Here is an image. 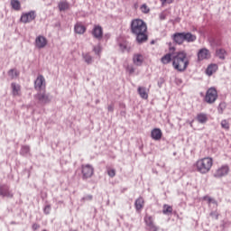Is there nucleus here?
<instances>
[{"label": "nucleus", "instance_id": "412c9836", "mask_svg": "<svg viewBox=\"0 0 231 231\" xmlns=\"http://www.w3.org/2000/svg\"><path fill=\"white\" fill-rule=\"evenodd\" d=\"M137 91H138L141 98H143L144 100H147L149 98V94H147L145 88L139 87Z\"/></svg>", "mask_w": 231, "mask_h": 231}, {"label": "nucleus", "instance_id": "aec40b11", "mask_svg": "<svg viewBox=\"0 0 231 231\" xmlns=\"http://www.w3.org/2000/svg\"><path fill=\"white\" fill-rule=\"evenodd\" d=\"M58 8L60 12H65V10H69V3H68V1L66 0L60 1L58 5Z\"/></svg>", "mask_w": 231, "mask_h": 231}, {"label": "nucleus", "instance_id": "f03ea898", "mask_svg": "<svg viewBox=\"0 0 231 231\" xmlns=\"http://www.w3.org/2000/svg\"><path fill=\"white\" fill-rule=\"evenodd\" d=\"M189 64H190V61L189 58H187V52L185 51H177L173 54L172 66L174 69L180 71V73L186 71L187 68H189Z\"/></svg>", "mask_w": 231, "mask_h": 231}, {"label": "nucleus", "instance_id": "ea45409f", "mask_svg": "<svg viewBox=\"0 0 231 231\" xmlns=\"http://www.w3.org/2000/svg\"><path fill=\"white\" fill-rule=\"evenodd\" d=\"M148 230L149 231H158L159 227L156 226V225L152 224V226H148Z\"/></svg>", "mask_w": 231, "mask_h": 231}, {"label": "nucleus", "instance_id": "f704fd0d", "mask_svg": "<svg viewBox=\"0 0 231 231\" xmlns=\"http://www.w3.org/2000/svg\"><path fill=\"white\" fill-rule=\"evenodd\" d=\"M141 12H143V14H149V12H151V9H149L146 4H143V5H141Z\"/></svg>", "mask_w": 231, "mask_h": 231}, {"label": "nucleus", "instance_id": "c756f323", "mask_svg": "<svg viewBox=\"0 0 231 231\" xmlns=\"http://www.w3.org/2000/svg\"><path fill=\"white\" fill-rule=\"evenodd\" d=\"M28 153H30V147L28 145H23L20 151V154L22 156H26Z\"/></svg>", "mask_w": 231, "mask_h": 231}, {"label": "nucleus", "instance_id": "bb28decb", "mask_svg": "<svg viewBox=\"0 0 231 231\" xmlns=\"http://www.w3.org/2000/svg\"><path fill=\"white\" fill-rule=\"evenodd\" d=\"M197 120L199 124H207V120H208V118L207 117V115H205V114H199L197 116Z\"/></svg>", "mask_w": 231, "mask_h": 231}, {"label": "nucleus", "instance_id": "39448f33", "mask_svg": "<svg viewBox=\"0 0 231 231\" xmlns=\"http://www.w3.org/2000/svg\"><path fill=\"white\" fill-rule=\"evenodd\" d=\"M204 100L207 104H214L217 100V90L216 88H210L207 90Z\"/></svg>", "mask_w": 231, "mask_h": 231}, {"label": "nucleus", "instance_id": "2f4dec72", "mask_svg": "<svg viewBox=\"0 0 231 231\" xmlns=\"http://www.w3.org/2000/svg\"><path fill=\"white\" fill-rule=\"evenodd\" d=\"M221 127L223 129H226V131H228V129H230V124L228 123V121H226V119H224L221 121Z\"/></svg>", "mask_w": 231, "mask_h": 231}, {"label": "nucleus", "instance_id": "8fccbe9b", "mask_svg": "<svg viewBox=\"0 0 231 231\" xmlns=\"http://www.w3.org/2000/svg\"><path fill=\"white\" fill-rule=\"evenodd\" d=\"M212 66L213 65H209L208 67V69H207V72H208V75H212Z\"/></svg>", "mask_w": 231, "mask_h": 231}, {"label": "nucleus", "instance_id": "2eb2a0df", "mask_svg": "<svg viewBox=\"0 0 231 231\" xmlns=\"http://www.w3.org/2000/svg\"><path fill=\"white\" fill-rule=\"evenodd\" d=\"M162 134H163L162 133V130L160 128H154L151 132V137L152 138V140L155 141L162 140Z\"/></svg>", "mask_w": 231, "mask_h": 231}, {"label": "nucleus", "instance_id": "7c9ffc66", "mask_svg": "<svg viewBox=\"0 0 231 231\" xmlns=\"http://www.w3.org/2000/svg\"><path fill=\"white\" fill-rule=\"evenodd\" d=\"M218 113L220 115H223V111H225V109H226V103L225 102H221L219 105H218Z\"/></svg>", "mask_w": 231, "mask_h": 231}, {"label": "nucleus", "instance_id": "6e6552de", "mask_svg": "<svg viewBox=\"0 0 231 231\" xmlns=\"http://www.w3.org/2000/svg\"><path fill=\"white\" fill-rule=\"evenodd\" d=\"M36 15L35 11H30L28 13H24L22 14L20 21L21 23H23L24 24L28 23H32V21H34Z\"/></svg>", "mask_w": 231, "mask_h": 231}, {"label": "nucleus", "instance_id": "79ce46f5", "mask_svg": "<svg viewBox=\"0 0 231 231\" xmlns=\"http://www.w3.org/2000/svg\"><path fill=\"white\" fill-rule=\"evenodd\" d=\"M126 70L128 71V73H129L130 75H133V73H134V67H133V66H128V67L126 68Z\"/></svg>", "mask_w": 231, "mask_h": 231}, {"label": "nucleus", "instance_id": "f8f14e48", "mask_svg": "<svg viewBox=\"0 0 231 231\" xmlns=\"http://www.w3.org/2000/svg\"><path fill=\"white\" fill-rule=\"evenodd\" d=\"M46 44H48V40L44 36H38L35 40V45L36 48L39 50H42V48H45Z\"/></svg>", "mask_w": 231, "mask_h": 231}, {"label": "nucleus", "instance_id": "1a4fd4ad", "mask_svg": "<svg viewBox=\"0 0 231 231\" xmlns=\"http://www.w3.org/2000/svg\"><path fill=\"white\" fill-rule=\"evenodd\" d=\"M91 34L93 35L94 39L102 41V38L104 37V29L100 25H94Z\"/></svg>", "mask_w": 231, "mask_h": 231}, {"label": "nucleus", "instance_id": "4d7b16f0", "mask_svg": "<svg viewBox=\"0 0 231 231\" xmlns=\"http://www.w3.org/2000/svg\"><path fill=\"white\" fill-rule=\"evenodd\" d=\"M12 225H15V222H12Z\"/></svg>", "mask_w": 231, "mask_h": 231}, {"label": "nucleus", "instance_id": "58836bf2", "mask_svg": "<svg viewBox=\"0 0 231 231\" xmlns=\"http://www.w3.org/2000/svg\"><path fill=\"white\" fill-rule=\"evenodd\" d=\"M43 212L44 214H46V216H48V214L51 212V205L45 206V208H43Z\"/></svg>", "mask_w": 231, "mask_h": 231}, {"label": "nucleus", "instance_id": "603ef678", "mask_svg": "<svg viewBox=\"0 0 231 231\" xmlns=\"http://www.w3.org/2000/svg\"><path fill=\"white\" fill-rule=\"evenodd\" d=\"M120 115H121V116H125L126 112L125 111H121Z\"/></svg>", "mask_w": 231, "mask_h": 231}, {"label": "nucleus", "instance_id": "c85d7f7f", "mask_svg": "<svg viewBox=\"0 0 231 231\" xmlns=\"http://www.w3.org/2000/svg\"><path fill=\"white\" fill-rule=\"evenodd\" d=\"M144 223L147 226H150L152 225H154V220L152 219V217L149 215H146L144 217Z\"/></svg>", "mask_w": 231, "mask_h": 231}, {"label": "nucleus", "instance_id": "5fc2aeb1", "mask_svg": "<svg viewBox=\"0 0 231 231\" xmlns=\"http://www.w3.org/2000/svg\"><path fill=\"white\" fill-rule=\"evenodd\" d=\"M213 44H217V43H216V41H215V40H213Z\"/></svg>", "mask_w": 231, "mask_h": 231}, {"label": "nucleus", "instance_id": "3c124183", "mask_svg": "<svg viewBox=\"0 0 231 231\" xmlns=\"http://www.w3.org/2000/svg\"><path fill=\"white\" fill-rule=\"evenodd\" d=\"M170 51H176V48L172 47V44L170 43V47H169Z\"/></svg>", "mask_w": 231, "mask_h": 231}, {"label": "nucleus", "instance_id": "c9c22d12", "mask_svg": "<svg viewBox=\"0 0 231 231\" xmlns=\"http://www.w3.org/2000/svg\"><path fill=\"white\" fill-rule=\"evenodd\" d=\"M209 216L213 217V219H219V212H217V210L211 211Z\"/></svg>", "mask_w": 231, "mask_h": 231}, {"label": "nucleus", "instance_id": "a878e982", "mask_svg": "<svg viewBox=\"0 0 231 231\" xmlns=\"http://www.w3.org/2000/svg\"><path fill=\"white\" fill-rule=\"evenodd\" d=\"M82 57L86 64H93V56H90L89 53H82Z\"/></svg>", "mask_w": 231, "mask_h": 231}, {"label": "nucleus", "instance_id": "864d4df0", "mask_svg": "<svg viewBox=\"0 0 231 231\" xmlns=\"http://www.w3.org/2000/svg\"><path fill=\"white\" fill-rule=\"evenodd\" d=\"M100 102V100L99 99H97V101H96V104H98Z\"/></svg>", "mask_w": 231, "mask_h": 231}, {"label": "nucleus", "instance_id": "f257e3e1", "mask_svg": "<svg viewBox=\"0 0 231 231\" xmlns=\"http://www.w3.org/2000/svg\"><path fill=\"white\" fill-rule=\"evenodd\" d=\"M131 33L135 35L137 44H143L149 41L147 35V23L142 19H134L130 24Z\"/></svg>", "mask_w": 231, "mask_h": 231}, {"label": "nucleus", "instance_id": "4c0bfd02", "mask_svg": "<svg viewBox=\"0 0 231 231\" xmlns=\"http://www.w3.org/2000/svg\"><path fill=\"white\" fill-rule=\"evenodd\" d=\"M93 199V195H88L81 199V203H86V201H91Z\"/></svg>", "mask_w": 231, "mask_h": 231}, {"label": "nucleus", "instance_id": "a18cd8bd", "mask_svg": "<svg viewBox=\"0 0 231 231\" xmlns=\"http://www.w3.org/2000/svg\"><path fill=\"white\" fill-rule=\"evenodd\" d=\"M204 199H208V203H215L216 207H217V202H216V200H213L211 198L205 197Z\"/></svg>", "mask_w": 231, "mask_h": 231}, {"label": "nucleus", "instance_id": "e433bc0d", "mask_svg": "<svg viewBox=\"0 0 231 231\" xmlns=\"http://www.w3.org/2000/svg\"><path fill=\"white\" fill-rule=\"evenodd\" d=\"M93 51L96 55L100 56V53H102V48H100V46H94Z\"/></svg>", "mask_w": 231, "mask_h": 231}, {"label": "nucleus", "instance_id": "4468645a", "mask_svg": "<svg viewBox=\"0 0 231 231\" xmlns=\"http://www.w3.org/2000/svg\"><path fill=\"white\" fill-rule=\"evenodd\" d=\"M196 35L192 34V32H182V41L183 42H194L196 41Z\"/></svg>", "mask_w": 231, "mask_h": 231}, {"label": "nucleus", "instance_id": "37998d69", "mask_svg": "<svg viewBox=\"0 0 231 231\" xmlns=\"http://www.w3.org/2000/svg\"><path fill=\"white\" fill-rule=\"evenodd\" d=\"M163 84H165V79L163 78H160L159 81H158V87L162 88V86H163Z\"/></svg>", "mask_w": 231, "mask_h": 231}, {"label": "nucleus", "instance_id": "9d476101", "mask_svg": "<svg viewBox=\"0 0 231 231\" xmlns=\"http://www.w3.org/2000/svg\"><path fill=\"white\" fill-rule=\"evenodd\" d=\"M0 196L2 198H14V193L10 190V186L7 184L0 185Z\"/></svg>", "mask_w": 231, "mask_h": 231}, {"label": "nucleus", "instance_id": "9b49d317", "mask_svg": "<svg viewBox=\"0 0 231 231\" xmlns=\"http://www.w3.org/2000/svg\"><path fill=\"white\" fill-rule=\"evenodd\" d=\"M210 59V51L207 48L200 49L198 52V60H205Z\"/></svg>", "mask_w": 231, "mask_h": 231}, {"label": "nucleus", "instance_id": "20e7f679", "mask_svg": "<svg viewBox=\"0 0 231 231\" xmlns=\"http://www.w3.org/2000/svg\"><path fill=\"white\" fill-rule=\"evenodd\" d=\"M34 98L38 100L39 104H50L51 102V97L50 94L46 93V89L40 90L35 96Z\"/></svg>", "mask_w": 231, "mask_h": 231}, {"label": "nucleus", "instance_id": "cd10ccee", "mask_svg": "<svg viewBox=\"0 0 231 231\" xmlns=\"http://www.w3.org/2000/svg\"><path fill=\"white\" fill-rule=\"evenodd\" d=\"M162 213L165 214L166 216H171V214H172V207L167 204H164Z\"/></svg>", "mask_w": 231, "mask_h": 231}, {"label": "nucleus", "instance_id": "c03bdc74", "mask_svg": "<svg viewBox=\"0 0 231 231\" xmlns=\"http://www.w3.org/2000/svg\"><path fill=\"white\" fill-rule=\"evenodd\" d=\"M119 47L122 51H125V50H127V44L125 43H120Z\"/></svg>", "mask_w": 231, "mask_h": 231}, {"label": "nucleus", "instance_id": "de8ad7c7", "mask_svg": "<svg viewBox=\"0 0 231 231\" xmlns=\"http://www.w3.org/2000/svg\"><path fill=\"white\" fill-rule=\"evenodd\" d=\"M159 17H160L161 21H165L167 15H165V14H163V13H161Z\"/></svg>", "mask_w": 231, "mask_h": 231}, {"label": "nucleus", "instance_id": "09e8293b", "mask_svg": "<svg viewBox=\"0 0 231 231\" xmlns=\"http://www.w3.org/2000/svg\"><path fill=\"white\" fill-rule=\"evenodd\" d=\"M38 228H41V226L37 223L32 224V230H38Z\"/></svg>", "mask_w": 231, "mask_h": 231}, {"label": "nucleus", "instance_id": "a211bd4d", "mask_svg": "<svg viewBox=\"0 0 231 231\" xmlns=\"http://www.w3.org/2000/svg\"><path fill=\"white\" fill-rule=\"evenodd\" d=\"M74 32L79 33V35H83V33H86V26L82 25L80 23H78L74 26Z\"/></svg>", "mask_w": 231, "mask_h": 231}, {"label": "nucleus", "instance_id": "f3484780", "mask_svg": "<svg viewBox=\"0 0 231 231\" xmlns=\"http://www.w3.org/2000/svg\"><path fill=\"white\" fill-rule=\"evenodd\" d=\"M172 40L175 44L181 45L183 44V33L182 32H175L172 35Z\"/></svg>", "mask_w": 231, "mask_h": 231}, {"label": "nucleus", "instance_id": "423d86ee", "mask_svg": "<svg viewBox=\"0 0 231 231\" xmlns=\"http://www.w3.org/2000/svg\"><path fill=\"white\" fill-rule=\"evenodd\" d=\"M81 173L82 180H88V178H92L93 174H95V169L91 164H82L81 165Z\"/></svg>", "mask_w": 231, "mask_h": 231}, {"label": "nucleus", "instance_id": "b1692460", "mask_svg": "<svg viewBox=\"0 0 231 231\" xmlns=\"http://www.w3.org/2000/svg\"><path fill=\"white\" fill-rule=\"evenodd\" d=\"M11 6L13 10L19 12L21 10V2L19 0H11Z\"/></svg>", "mask_w": 231, "mask_h": 231}, {"label": "nucleus", "instance_id": "ddd939ff", "mask_svg": "<svg viewBox=\"0 0 231 231\" xmlns=\"http://www.w3.org/2000/svg\"><path fill=\"white\" fill-rule=\"evenodd\" d=\"M228 171H230L228 166H222L216 171L214 176L215 178H223V176H226V174H228Z\"/></svg>", "mask_w": 231, "mask_h": 231}, {"label": "nucleus", "instance_id": "72a5a7b5", "mask_svg": "<svg viewBox=\"0 0 231 231\" xmlns=\"http://www.w3.org/2000/svg\"><path fill=\"white\" fill-rule=\"evenodd\" d=\"M14 71H15V69H11L8 71V75H9V77H11V79H15V77H19V73L14 72Z\"/></svg>", "mask_w": 231, "mask_h": 231}, {"label": "nucleus", "instance_id": "0eeeda50", "mask_svg": "<svg viewBox=\"0 0 231 231\" xmlns=\"http://www.w3.org/2000/svg\"><path fill=\"white\" fill-rule=\"evenodd\" d=\"M34 89L36 91H42V89H46V79L44 76L39 75L34 81Z\"/></svg>", "mask_w": 231, "mask_h": 231}, {"label": "nucleus", "instance_id": "49530a36", "mask_svg": "<svg viewBox=\"0 0 231 231\" xmlns=\"http://www.w3.org/2000/svg\"><path fill=\"white\" fill-rule=\"evenodd\" d=\"M173 0H161L162 5H171Z\"/></svg>", "mask_w": 231, "mask_h": 231}, {"label": "nucleus", "instance_id": "7ed1b4c3", "mask_svg": "<svg viewBox=\"0 0 231 231\" xmlns=\"http://www.w3.org/2000/svg\"><path fill=\"white\" fill-rule=\"evenodd\" d=\"M212 165H214V159H212V157H204L197 161L195 167L197 172L208 174V172H210Z\"/></svg>", "mask_w": 231, "mask_h": 231}, {"label": "nucleus", "instance_id": "6ab92c4d", "mask_svg": "<svg viewBox=\"0 0 231 231\" xmlns=\"http://www.w3.org/2000/svg\"><path fill=\"white\" fill-rule=\"evenodd\" d=\"M133 62L135 66H142V64H143V55L134 54L133 57Z\"/></svg>", "mask_w": 231, "mask_h": 231}, {"label": "nucleus", "instance_id": "4be33fe9", "mask_svg": "<svg viewBox=\"0 0 231 231\" xmlns=\"http://www.w3.org/2000/svg\"><path fill=\"white\" fill-rule=\"evenodd\" d=\"M143 198L142 197H139L135 202H134V207H135V209L138 211V210H142V208H143Z\"/></svg>", "mask_w": 231, "mask_h": 231}, {"label": "nucleus", "instance_id": "dca6fc26", "mask_svg": "<svg viewBox=\"0 0 231 231\" xmlns=\"http://www.w3.org/2000/svg\"><path fill=\"white\" fill-rule=\"evenodd\" d=\"M13 97H21V85L11 83Z\"/></svg>", "mask_w": 231, "mask_h": 231}, {"label": "nucleus", "instance_id": "473e14b6", "mask_svg": "<svg viewBox=\"0 0 231 231\" xmlns=\"http://www.w3.org/2000/svg\"><path fill=\"white\" fill-rule=\"evenodd\" d=\"M107 174L110 178H115V176H116V170L108 168L107 169Z\"/></svg>", "mask_w": 231, "mask_h": 231}, {"label": "nucleus", "instance_id": "5701e85b", "mask_svg": "<svg viewBox=\"0 0 231 231\" xmlns=\"http://www.w3.org/2000/svg\"><path fill=\"white\" fill-rule=\"evenodd\" d=\"M171 60H172V54L171 53H167L161 58V62L162 64H170Z\"/></svg>", "mask_w": 231, "mask_h": 231}, {"label": "nucleus", "instance_id": "a19ab883", "mask_svg": "<svg viewBox=\"0 0 231 231\" xmlns=\"http://www.w3.org/2000/svg\"><path fill=\"white\" fill-rule=\"evenodd\" d=\"M107 111L109 113H113V111H115V103H112V104L108 105Z\"/></svg>", "mask_w": 231, "mask_h": 231}, {"label": "nucleus", "instance_id": "393cba45", "mask_svg": "<svg viewBox=\"0 0 231 231\" xmlns=\"http://www.w3.org/2000/svg\"><path fill=\"white\" fill-rule=\"evenodd\" d=\"M216 55L221 60H225V55H226V51H225V49H218L216 51Z\"/></svg>", "mask_w": 231, "mask_h": 231}, {"label": "nucleus", "instance_id": "6e6d98bb", "mask_svg": "<svg viewBox=\"0 0 231 231\" xmlns=\"http://www.w3.org/2000/svg\"><path fill=\"white\" fill-rule=\"evenodd\" d=\"M151 44H154V41H152V42H151Z\"/></svg>", "mask_w": 231, "mask_h": 231}]
</instances>
